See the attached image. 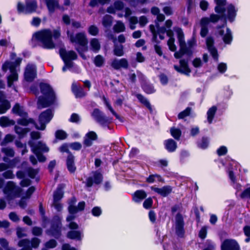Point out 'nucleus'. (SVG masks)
<instances>
[{
    "instance_id": "1",
    "label": "nucleus",
    "mask_w": 250,
    "mask_h": 250,
    "mask_svg": "<svg viewBox=\"0 0 250 250\" xmlns=\"http://www.w3.org/2000/svg\"><path fill=\"white\" fill-rule=\"evenodd\" d=\"M13 112L22 117V119L18 121V124L24 126L29 125L31 127L35 126L36 128L40 130H44L46 125L48 124L53 117V114L51 110H46L42 113L39 118L38 123L35 124L34 121L31 119L26 118V112L24 108L19 104H16L12 109Z\"/></svg>"
},
{
    "instance_id": "2",
    "label": "nucleus",
    "mask_w": 250,
    "mask_h": 250,
    "mask_svg": "<svg viewBox=\"0 0 250 250\" xmlns=\"http://www.w3.org/2000/svg\"><path fill=\"white\" fill-rule=\"evenodd\" d=\"M34 190V188L31 187L25 193L21 194L22 191L21 188L16 186L13 182L9 181L4 188L3 192L7 200L9 201L21 195L22 198L19 204L21 207L23 208L26 204L25 199L30 198Z\"/></svg>"
},
{
    "instance_id": "3",
    "label": "nucleus",
    "mask_w": 250,
    "mask_h": 250,
    "mask_svg": "<svg viewBox=\"0 0 250 250\" xmlns=\"http://www.w3.org/2000/svg\"><path fill=\"white\" fill-rule=\"evenodd\" d=\"M60 36V29H44L35 33L32 39L41 42L44 48L52 49L55 47L54 40Z\"/></svg>"
},
{
    "instance_id": "4",
    "label": "nucleus",
    "mask_w": 250,
    "mask_h": 250,
    "mask_svg": "<svg viewBox=\"0 0 250 250\" xmlns=\"http://www.w3.org/2000/svg\"><path fill=\"white\" fill-rule=\"evenodd\" d=\"M175 31L177 34V38L180 46L179 51L174 53L175 58L178 59L184 54L189 55L191 54V48L196 45L195 39L192 38L188 41L187 44H186L185 41L184 34L182 29L177 28L175 29Z\"/></svg>"
},
{
    "instance_id": "5",
    "label": "nucleus",
    "mask_w": 250,
    "mask_h": 250,
    "mask_svg": "<svg viewBox=\"0 0 250 250\" xmlns=\"http://www.w3.org/2000/svg\"><path fill=\"white\" fill-rule=\"evenodd\" d=\"M42 96L39 97L38 101L39 108H43L53 104L55 96L52 88L46 83H41L40 85Z\"/></svg>"
},
{
    "instance_id": "6",
    "label": "nucleus",
    "mask_w": 250,
    "mask_h": 250,
    "mask_svg": "<svg viewBox=\"0 0 250 250\" xmlns=\"http://www.w3.org/2000/svg\"><path fill=\"white\" fill-rule=\"evenodd\" d=\"M21 61L20 58H17L15 62H6L2 65V69L4 71H6L8 69H9L11 72L10 75L7 78L8 85L9 87L12 86L13 83L17 82L18 80L17 68Z\"/></svg>"
},
{
    "instance_id": "7",
    "label": "nucleus",
    "mask_w": 250,
    "mask_h": 250,
    "mask_svg": "<svg viewBox=\"0 0 250 250\" xmlns=\"http://www.w3.org/2000/svg\"><path fill=\"white\" fill-rule=\"evenodd\" d=\"M29 145L31 147L32 152L36 155L39 161L40 162L45 161L46 158L42 155V153L48 152L49 150V148L46 145L42 142H38L37 144L34 145L33 143V141H30Z\"/></svg>"
},
{
    "instance_id": "8",
    "label": "nucleus",
    "mask_w": 250,
    "mask_h": 250,
    "mask_svg": "<svg viewBox=\"0 0 250 250\" xmlns=\"http://www.w3.org/2000/svg\"><path fill=\"white\" fill-rule=\"evenodd\" d=\"M60 55L64 63L62 70L63 72H65L72 67L73 64L72 61L76 59L77 54L73 51H66L65 49L61 48Z\"/></svg>"
},
{
    "instance_id": "9",
    "label": "nucleus",
    "mask_w": 250,
    "mask_h": 250,
    "mask_svg": "<svg viewBox=\"0 0 250 250\" xmlns=\"http://www.w3.org/2000/svg\"><path fill=\"white\" fill-rule=\"evenodd\" d=\"M76 200L75 198H73L71 202L69 203L68 210L69 215L67 216L66 220L67 222L71 221L75 218L74 214L78 211L83 210L85 207L84 202H80L77 207L74 206V204L76 203Z\"/></svg>"
},
{
    "instance_id": "10",
    "label": "nucleus",
    "mask_w": 250,
    "mask_h": 250,
    "mask_svg": "<svg viewBox=\"0 0 250 250\" xmlns=\"http://www.w3.org/2000/svg\"><path fill=\"white\" fill-rule=\"evenodd\" d=\"M37 3L34 0H28L26 2L25 6L21 2L17 4V9L19 13L23 14L31 13L36 11Z\"/></svg>"
},
{
    "instance_id": "11",
    "label": "nucleus",
    "mask_w": 250,
    "mask_h": 250,
    "mask_svg": "<svg viewBox=\"0 0 250 250\" xmlns=\"http://www.w3.org/2000/svg\"><path fill=\"white\" fill-rule=\"evenodd\" d=\"M67 34L71 42L77 43L83 47L85 46L87 44V40L84 33L80 32L77 34L75 36H73L68 30Z\"/></svg>"
},
{
    "instance_id": "12",
    "label": "nucleus",
    "mask_w": 250,
    "mask_h": 250,
    "mask_svg": "<svg viewBox=\"0 0 250 250\" xmlns=\"http://www.w3.org/2000/svg\"><path fill=\"white\" fill-rule=\"evenodd\" d=\"M218 33L222 37L224 42L226 44H230L231 42L232 37L230 30L223 25L221 27L217 29Z\"/></svg>"
},
{
    "instance_id": "13",
    "label": "nucleus",
    "mask_w": 250,
    "mask_h": 250,
    "mask_svg": "<svg viewBox=\"0 0 250 250\" xmlns=\"http://www.w3.org/2000/svg\"><path fill=\"white\" fill-rule=\"evenodd\" d=\"M37 76L36 67L33 64H28L25 70L24 78L26 81H32Z\"/></svg>"
},
{
    "instance_id": "14",
    "label": "nucleus",
    "mask_w": 250,
    "mask_h": 250,
    "mask_svg": "<svg viewBox=\"0 0 250 250\" xmlns=\"http://www.w3.org/2000/svg\"><path fill=\"white\" fill-rule=\"evenodd\" d=\"M62 189L63 187L61 186L58 188L54 194L53 205L58 211H60L62 209V205L60 203L59 201L63 197Z\"/></svg>"
},
{
    "instance_id": "15",
    "label": "nucleus",
    "mask_w": 250,
    "mask_h": 250,
    "mask_svg": "<svg viewBox=\"0 0 250 250\" xmlns=\"http://www.w3.org/2000/svg\"><path fill=\"white\" fill-rule=\"evenodd\" d=\"M222 250H240L237 242L232 239L225 240L221 246Z\"/></svg>"
},
{
    "instance_id": "16",
    "label": "nucleus",
    "mask_w": 250,
    "mask_h": 250,
    "mask_svg": "<svg viewBox=\"0 0 250 250\" xmlns=\"http://www.w3.org/2000/svg\"><path fill=\"white\" fill-rule=\"evenodd\" d=\"M103 180L101 174L98 172H95L92 174L91 176L89 177L86 181V185L89 187L92 186L93 184H99Z\"/></svg>"
},
{
    "instance_id": "17",
    "label": "nucleus",
    "mask_w": 250,
    "mask_h": 250,
    "mask_svg": "<svg viewBox=\"0 0 250 250\" xmlns=\"http://www.w3.org/2000/svg\"><path fill=\"white\" fill-rule=\"evenodd\" d=\"M10 107L9 102L6 99L3 92L0 91V114H3Z\"/></svg>"
},
{
    "instance_id": "18",
    "label": "nucleus",
    "mask_w": 250,
    "mask_h": 250,
    "mask_svg": "<svg viewBox=\"0 0 250 250\" xmlns=\"http://www.w3.org/2000/svg\"><path fill=\"white\" fill-rule=\"evenodd\" d=\"M180 66L174 65V68L178 72L189 75L191 71L188 65V62L185 60H181L180 61Z\"/></svg>"
},
{
    "instance_id": "19",
    "label": "nucleus",
    "mask_w": 250,
    "mask_h": 250,
    "mask_svg": "<svg viewBox=\"0 0 250 250\" xmlns=\"http://www.w3.org/2000/svg\"><path fill=\"white\" fill-rule=\"evenodd\" d=\"M111 66L116 69L122 68H126L128 66V62L125 59H114L112 61Z\"/></svg>"
},
{
    "instance_id": "20",
    "label": "nucleus",
    "mask_w": 250,
    "mask_h": 250,
    "mask_svg": "<svg viewBox=\"0 0 250 250\" xmlns=\"http://www.w3.org/2000/svg\"><path fill=\"white\" fill-rule=\"evenodd\" d=\"M183 221L181 215L178 214L175 218V229L176 232L179 236H182L183 231Z\"/></svg>"
},
{
    "instance_id": "21",
    "label": "nucleus",
    "mask_w": 250,
    "mask_h": 250,
    "mask_svg": "<svg viewBox=\"0 0 250 250\" xmlns=\"http://www.w3.org/2000/svg\"><path fill=\"white\" fill-rule=\"evenodd\" d=\"M207 45L208 51L212 57L216 60H217L218 55L216 48L213 46L214 42L211 38H208L206 41Z\"/></svg>"
},
{
    "instance_id": "22",
    "label": "nucleus",
    "mask_w": 250,
    "mask_h": 250,
    "mask_svg": "<svg viewBox=\"0 0 250 250\" xmlns=\"http://www.w3.org/2000/svg\"><path fill=\"white\" fill-rule=\"evenodd\" d=\"M216 6L215 7V11L221 15L222 17L224 16L225 11V5L226 3V0H215Z\"/></svg>"
},
{
    "instance_id": "23",
    "label": "nucleus",
    "mask_w": 250,
    "mask_h": 250,
    "mask_svg": "<svg viewBox=\"0 0 250 250\" xmlns=\"http://www.w3.org/2000/svg\"><path fill=\"white\" fill-rule=\"evenodd\" d=\"M165 149L169 152H172L176 150L177 146V143L172 139H169L164 142Z\"/></svg>"
},
{
    "instance_id": "24",
    "label": "nucleus",
    "mask_w": 250,
    "mask_h": 250,
    "mask_svg": "<svg viewBox=\"0 0 250 250\" xmlns=\"http://www.w3.org/2000/svg\"><path fill=\"white\" fill-rule=\"evenodd\" d=\"M152 189L163 196H167L172 191V188L168 186L161 188L152 187Z\"/></svg>"
},
{
    "instance_id": "25",
    "label": "nucleus",
    "mask_w": 250,
    "mask_h": 250,
    "mask_svg": "<svg viewBox=\"0 0 250 250\" xmlns=\"http://www.w3.org/2000/svg\"><path fill=\"white\" fill-rule=\"evenodd\" d=\"M124 3L121 1H116L113 4L108 7L107 12L114 14L117 11L121 10L124 8Z\"/></svg>"
},
{
    "instance_id": "26",
    "label": "nucleus",
    "mask_w": 250,
    "mask_h": 250,
    "mask_svg": "<svg viewBox=\"0 0 250 250\" xmlns=\"http://www.w3.org/2000/svg\"><path fill=\"white\" fill-rule=\"evenodd\" d=\"M167 36H168L169 37V39L168 40L167 43L169 49L171 51H176L177 47L174 43L175 40H174V38L173 37V32L170 30H168L167 31Z\"/></svg>"
},
{
    "instance_id": "27",
    "label": "nucleus",
    "mask_w": 250,
    "mask_h": 250,
    "mask_svg": "<svg viewBox=\"0 0 250 250\" xmlns=\"http://www.w3.org/2000/svg\"><path fill=\"white\" fill-rule=\"evenodd\" d=\"M150 30L151 32V33H152L153 34V39L154 41H155L156 42H157V35H159V38L161 40H163L164 38V34L165 33V29L164 28H162L160 29H159L157 33H156L155 31V28H154V27L153 25H150Z\"/></svg>"
},
{
    "instance_id": "28",
    "label": "nucleus",
    "mask_w": 250,
    "mask_h": 250,
    "mask_svg": "<svg viewBox=\"0 0 250 250\" xmlns=\"http://www.w3.org/2000/svg\"><path fill=\"white\" fill-rule=\"evenodd\" d=\"M90 49L95 52H98L101 48V44L98 39L92 38L89 42Z\"/></svg>"
},
{
    "instance_id": "29",
    "label": "nucleus",
    "mask_w": 250,
    "mask_h": 250,
    "mask_svg": "<svg viewBox=\"0 0 250 250\" xmlns=\"http://www.w3.org/2000/svg\"><path fill=\"white\" fill-rule=\"evenodd\" d=\"M72 90L76 97H81L84 96L85 94L82 87L78 85L76 83L72 84Z\"/></svg>"
},
{
    "instance_id": "30",
    "label": "nucleus",
    "mask_w": 250,
    "mask_h": 250,
    "mask_svg": "<svg viewBox=\"0 0 250 250\" xmlns=\"http://www.w3.org/2000/svg\"><path fill=\"white\" fill-rule=\"evenodd\" d=\"M67 169L70 172H74L76 170V167L74 163V157L72 155H69L66 160Z\"/></svg>"
},
{
    "instance_id": "31",
    "label": "nucleus",
    "mask_w": 250,
    "mask_h": 250,
    "mask_svg": "<svg viewBox=\"0 0 250 250\" xmlns=\"http://www.w3.org/2000/svg\"><path fill=\"white\" fill-rule=\"evenodd\" d=\"M15 122L14 120H10L8 117L3 116L0 118V125L2 127H7L13 125Z\"/></svg>"
},
{
    "instance_id": "32",
    "label": "nucleus",
    "mask_w": 250,
    "mask_h": 250,
    "mask_svg": "<svg viewBox=\"0 0 250 250\" xmlns=\"http://www.w3.org/2000/svg\"><path fill=\"white\" fill-rule=\"evenodd\" d=\"M237 10L235 9L234 5L232 4H229L227 8L228 14L227 16L228 19L232 21L234 17L236 15Z\"/></svg>"
},
{
    "instance_id": "33",
    "label": "nucleus",
    "mask_w": 250,
    "mask_h": 250,
    "mask_svg": "<svg viewBox=\"0 0 250 250\" xmlns=\"http://www.w3.org/2000/svg\"><path fill=\"white\" fill-rule=\"evenodd\" d=\"M217 111V107L215 106H212L208 109L207 111V120L208 123L211 124L213 119L214 116Z\"/></svg>"
},
{
    "instance_id": "34",
    "label": "nucleus",
    "mask_w": 250,
    "mask_h": 250,
    "mask_svg": "<svg viewBox=\"0 0 250 250\" xmlns=\"http://www.w3.org/2000/svg\"><path fill=\"white\" fill-rule=\"evenodd\" d=\"M48 10L50 13L53 12L58 6V1L56 0H45Z\"/></svg>"
},
{
    "instance_id": "35",
    "label": "nucleus",
    "mask_w": 250,
    "mask_h": 250,
    "mask_svg": "<svg viewBox=\"0 0 250 250\" xmlns=\"http://www.w3.org/2000/svg\"><path fill=\"white\" fill-rule=\"evenodd\" d=\"M146 181L148 183H152L155 182H162L163 179L159 175L152 174L147 177Z\"/></svg>"
},
{
    "instance_id": "36",
    "label": "nucleus",
    "mask_w": 250,
    "mask_h": 250,
    "mask_svg": "<svg viewBox=\"0 0 250 250\" xmlns=\"http://www.w3.org/2000/svg\"><path fill=\"white\" fill-rule=\"evenodd\" d=\"M67 236L71 239H81L82 237V234L81 232L79 231L73 230L70 231L68 233Z\"/></svg>"
},
{
    "instance_id": "37",
    "label": "nucleus",
    "mask_w": 250,
    "mask_h": 250,
    "mask_svg": "<svg viewBox=\"0 0 250 250\" xmlns=\"http://www.w3.org/2000/svg\"><path fill=\"white\" fill-rule=\"evenodd\" d=\"M15 130L16 133L18 134L20 137H23L25 134H26L30 130V129H28L27 128L21 127L18 125H16L15 126Z\"/></svg>"
},
{
    "instance_id": "38",
    "label": "nucleus",
    "mask_w": 250,
    "mask_h": 250,
    "mask_svg": "<svg viewBox=\"0 0 250 250\" xmlns=\"http://www.w3.org/2000/svg\"><path fill=\"white\" fill-rule=\"evenodd\" d=\"M30 244V241L28 239H23L19 242V246L23 247L21 250H31Z\"/></svg>"
},
{
    "instance_id": "39",
    "label": "nucleus",
    "mask_w": 250,
    "mask_h": 250,
    "mask_svg": "<svg viewBox=\"0 0 250 250\" xmlns=\"http://www.w3.org/2000/svg\"><path fill=\"white\" fill-rule=\"evenodd\" d=\"M17 159H14L11 161L8 165L4 163L0 164V171H2L8 168L13 167L16 166V161Z\"/></svg>"
},
{
    "instance_id": "40",
    "label": "nucleus",
    "mask_w": 250,
    "mask_h": 250,
    "mask_svg": "<svg viewBox=\"0 0 250 250\" xmlns=\"http://www.w3.org/2000/svg\"><path fill=\"white\" fill-rule=\"evenodd\" d=\"M110 0H91L89 3V5L92 7L97 6L99 4H104L108 2Z\"/></svg>"
},
{
    "instance_id": "41",
    "label": "nucleus",
    "mask_w": 250,
    "mask_h": 250,
    "mask_svg": "<svg viewBox=\"0 0 250 250\" xmlns=\"http://www.w3.org/2000/svg\"><path fill=\"white\" fill-rule=\"evenodd\" d=\"M114 29L117 32H123L125 29V26L123 22L118 21L114 25Z\"/></svg>"
},
{
    "instance_id": "42",
    "label": "nucleus",
    "mask_w": 250,
    "mask_h": 250,
    "mask_svg": "<svg viewBox=\"0 0 250 250\" xmlns=\"http://www.w3.org/2000/svg\"><path fill=\"white\" fill-rule=\"evenodd\" d=\"M171 135L177 140H178L181 135V131L180 129L172 127L170 129Z\"/></svg>"
},
{
    "instance_id": "43",
    "label": "nucleus",
    "mask_w": 250,
    "mask_h": 250,
    "mask_svg": "<svg viewBox=\"0 0 250 250\" xmlns=\"http://www.w3.org/2000/svg\"><path fill=\"white\" fill-rule=\"evenodd\" d=\"M229 178L231 180V181L234 183L233 187L235 188L238 191L241 190V186L240 184L235 183V177L233 175V173L231 170H229Z\"/></svg>"
},
{
    "instance_id": "44",
    "label": "nucleus",
    "mask_w": 250,
    "mask_h": 250,
    "mask_svg": "<svg viewBox=\"0 0 250 250\" xmlns=\"http://www.w3.org/2000/svg\"><path fill=\"white\" fill-rule=\"evenodd\" d=\"M112 17L109 15H105L103 21V24L105 27L110 26L112 22Z\"/></svg>"
},
{
    "instance_id": "45",
    "label": "nucleus",
    "mask_w": 250,
    "mask_h": 250,
    "mask_svg": "<svg viewBox=\"0 0 250 250\" xmlns=\"http://www.w3.org/2000/svg\"><path fill=\"white\" fill-rule=\"evenodd\" d=\"M114 54L118 56H122L124 55L123 46L122 45H116L114 49Z\"/></svg>"
},
{
    "instance_id": "46",
    "label": "nucleus",
    "mask_w": 250,
    "mask_h": 250,
    "mask_svg": "<svg viewBox=\"0 0 250 250\" xmlns=\"http://www.w3.org/2000/svg\"><path fill=\"white\" fill-rule=\"evenodd\" d=\"M88 32L92 36H96L99 32L98 27L95 25H91L88 27Z\"/></svg>"
},
{
    "instance_id": "47",
    "label": "nucleus",
    "mask_w": 250,
    "mask_h": 250,
    "mask_svg": "<svg viewBox=\"0 0 250 250\" xmlns=\"http://www.w3.org/2000/svg\"><path fill=\"white\" fill-rule=\"evenodd\" d=\"M93 117L99 122H102V116L100 111L98 109H95L92 113Z\"/></svg>"
},
{
    "instance_id": "48",
    "label": "nucleus",
    "mask_w": 250,
    "mask_h": 250,
    "mask_svg": "<svg viewBox=\"0 0 250 250\" xmlns=\"http://www.w3.org/2000/svg\"><path fill=\"white\" fill-rule=\"evenodd\" d=\"M133 201L136 203H140L141 202V191H136L132 195Z\"/></svg>"
},
{
    "instance_id": "49",
    "label": "nucleus",
    "mask_w": 250,
    "mask_h": 250,
    "mask_svg": "<svg viewBox=\"0 0 250 250\" xmlns=\"http://www.w3.org/2000/svg\"><path fill=\"white\" fill-rule=\"evenodd\" d=\"M56 137L57 139L63 140L66 138L67 134L63 130H59L56 132Z\"/></svg>"
},
{
    "instance_id": "50",
    "label": "nucleus",
    "mask_w": 250,
    "mask_h": 250,
    "mask_svg": "<svg viewBox=\"0 0 250 250\" xmlns=\"http://www.w3.org/2000/svg\"><path fill=\"white\" fill-rule=\"evenodd\" d=\"M14 139V136L11 134H7L5 136L3 141L1 143V146L5 145L7 143L11 142Z\"/></svg>"
},
{
    "instance_id": "51",
    "label": "nucleus",
    "mask_w": 250,
    "mask_h": 250,
    "mask_svg": "<svg viewBox=\"0 0 250 250\" xmlns=\"http://www.w3.org/2000/svg\"><path fill=\"white\" fill-rule=\"evenodd\" d=\"M2 151L8 157H13L14 155V150L10 148H3Z\"/></svg>"
},
{
    "instance_id": "52",
    "label": "nucleus",
    "mask_w": 250,
    "mask_h": 250,
    "mask_svg": "<svg viewBox=\"0 0 250 250\" xmlns=\"http://www.w3.org/2000/svg\"><path fill=\"white\" fill-rule=\"evenodd\" d=\"M228 152L227 147L225 146H221L217 150V153L219 156L225 155Z\"/></svg>"
},
{
    "instance_id": "53",
    "label": "nucleus",
    "mask_w": 250,
    "mask_h": 250,
    "mask_svg": "<svg viewBox=\"0 0 250 250\" xmlns=\"http://www.w3.org/2000/svg\"><path fill=\"white\" fill-rule=\"evenodd\" d=\"M94 62L96 66H101L104 62V59L101 56L98 55L96 57Z\"/></svg>"
},
{
    "instance_id": "54",
    "label": "nucleus",
    "mask_w": 250,
    "mask_h": 250,
    "mask_svg": "<svg viewBox=\"0 0 250 250\" xmlns=\"http://www.w3.org/2000/svg\"><path fill=\"white\" fill-rule=\"evenodd\" d=\"M152 203V199L151 198H148L144 201L143 207L146 209L149 208L151 207Z\"/></svg>"
},
{
    "instance_id": "55",
    "label": "nucleus",
    "mask_w": 250,
    "mask_h": 250,
    "mask_svg": "<svg viewBox=\"0 0 250 250\" xmlns=\"http://www.w3.org/2000/svg\"><path fill=\"white\" fill-rule=\"evenodd\" d=\"M241 197L242 198L250 199V187L246 188L241 193Z\"/></svg>"
},
{
    "instance_id": "56",
    "label": "nucleus",
    "mask_w": 250,
    "mask_h": 250,
    "mask_svg": "<svg viewBox=\"0 0 250 250\" xmlns=\"http://www.w3.org/2000/svg\"><path fill=\"white\" fill-rule=\"evenodd\" d=\"M200 8L203 11H206L208 7V2L206 0H201L199 3Z\"/></svg>"
},
{
    "instance_id": "57",
    "label": "nucleus",
    "mask_w": 250,
    "mask_h": 250,
    "mask_svg": "<svg viewBox=\"0 0 250 250\" xmlns=\"http://www.w3.org/2000/svg\"><path fill=\"white\" fill-rule=\"evenodd\" d=\"M190 108L188 107L185 110L180 112L178 115V118L179 119H183L185 117L188 116L190 113Z\"/></svg>"
},
{
    "instance_id": "58",
    "label": "nucleus",
    "mask_w": 250,
    "mask_h": 250,
    "mask_svg": "<svg viewBox=\"0 0 250 250\" xmlns=\"http://www.w3.org/2000/svg\"><path fill=\"white\" fill-rule=\"evenodd\" d=\"M57 243L55 240H51L45 243V249H52L56 246Z\"/></svg>"
},
{
    "instance_id": "59",
    "label": "nucleus",
    "mask_w": 250,
    "mask_h": 250,
    "mask_svg": "<svg viewBox=\"0 0 250 250\" xmlns=\"http://www.w3.org/2000/svg\"><path fill=\"white\" fill-rule=\"evenodd\" d=\"M130 22V27L131 29H134L135 28V24L138 23V20L135 17H131L129 20Z\"/></svg>"
},
{
    "instance_id": "60",
    "label": "nucleus",
    "mask_w": 250,
    "mask_h": 250,
    "mask_svg": "<svg viewBox=\"0 0 250 250\" xmlns=\"http://www.w3.org/2000/svg\"><path fill=\"white\" fill-rule=\"evenodd\" d=\"M208 144V141L207 139L203 138L200 143H199V146L203 149H205L207 147Z\"/></svg>"
},
{
    "instance_id": "61",
    "label": "nucleus",
    "mask_w": 250,
    "mask_h": 250,
    "mask_svg": "<svg viewBox=\"0 0 250 250\" xmlns=\"http://www.w3.org/2000/svg\"><path fill=\"white\" fill-rule=\"evenodd\" d=\"M207 233V228L206 227H203L201 228L199 233V237L202 239H204L206 237Z\"/></svg>"
},
{
    "instance_id": "62",
    "label": "nucleus",
    "mask_w": 250,
    "mask_h": 250,
    "mask_svg": "<svg viewBox=\"0 0 250 250\" xmlns=\"http://www.w3.org/2000/svg\"><path fill=\"white\" fill-rule=\"evenodd\" d=\"M217 68H218V71L220 72L223 73L227 70V64L225 63L221 62L218 64Z\"/></svg>"
},
{
    "instance_id": "63",
    "label": "nucleus",
    "mask_w": 250,
    "mask_h": 250,
    "mask_svg": "<svg viewBox=\"0 0 250 250\" xmlns=\"http://www.w3.org/2000/svg\"><path fill=\"white\" fill-rule=\"evenodd\" d=\"M3 176L6 179H13L14 177V175L12 170H9L2 174Z\"/></svg>"
},
{
    "instance_id": "64",
    "label": "nucleus",
    "mask_w": 250,
    "mask_h": 250,
    "mask_svg": "<svg viewBox=\"0 0 250 250\" xmlns=\"http://www.w3.org/2000/svg\"><path fill=\"white\" fill-rule=\"evenodd\" d=\"M0 244L5 250H9L8 243L6 239L4 238L0 239Z\"/></svg>"
}]
</instances>
